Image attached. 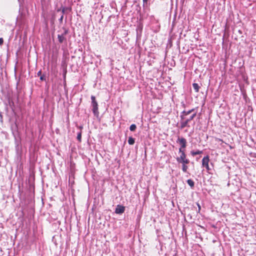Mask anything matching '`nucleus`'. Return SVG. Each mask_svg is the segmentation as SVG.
<instances>
[{
  "mask_svg": "<svg viewBox=\"0 0 256 256\" xmlns=\"http://www.w3.org/2000/svg\"><path fill=\"white\" fill-rule=\"evenodd\" d=\"M92 100V111L96 118H98L99 116V112L98 110V104L96 100V97L94 96H91Z\"/></svg>",
  "mask_w": 256,
  "mask_h": 256,
  "instance_id": "f257e3e1",
  "label": "nucleus"
},
{
  "mask_svg": "<svg viewBox=\"0 0 256 256\" xmlns=\"http://www.w3.org/2000/svg\"><path fill=\"white\" fill-rule=\"evenodd\" d=\"M196 116V113L193 114L190 116L188 118L186 119L184 121H181L180 122V128L181 129L184 128L185 127H190V126L188 124L189 122L194 119V118Z\"/></svg>",
  "mask_w": 256,
  "mask_h": 256,
  "instance_id": "f03ea898",
  "label": "nucleus"
},
{
  "mask_svg": "<svg viewBox=\"0 0 256 256\" xmlns=\"http://www.w3.org/2000/svg\"><path fill=\"white\" fill-rule=\"evenodd\" d=\"M176 161L178 164L187 165L190 162L189 159L186 158V156L182 155L176 158Z\"/></svg>",
  "mask_w": 256,
  "mask_h": 256,
  "instance_id": "7ed1b4c3",
  "label": "nucleus"
},
{
  "mask_svg": "<svg viewBox=\"0 0 256 256\" xmlns=\"http://www.w3.org/2000/svg\"><path fill=\"white\" fill-rule=\"evenodd\" d=\"M209 161H210V159H209L208 156H204L202 160V165L204 167H205L206 168L208 172L209 173H210V170H212V168H210V166L208 165Z\"/></svg>",
  "mask_w": 256,
  "mask_h": 256,
  "instance_id": "20e7f679",
  "label": "nucleus"
},
{
  "mask_svg": "<svg viewBox=\"0 0 256 256\" xmlns=\"http://www.w3.org/2000/svg\"><path fill=\"white\" fill-rule=\"evenodd\" d=\"M176 142L180 145L182 148H186V140L183 137L178 136L176 140Z\"/></svg>",
  "mask_w": 256,
  "mask_h": 256,
  "instance_id": "39448f33",
  "label": "nucleus"
},
{
  "mask_svg": "<svg viewBox=\"0 0 256 256\" xmlns=\"http://www.w3.org/2000/svg\"><path fill=\"white\" fill-rule=\"evenodd\" d=\"M125 210V207L122 205H118L115 210V213L116 214H122Z\"/></svg>",
  "mask_w": 256,
  "mask_h": 256,
  "instance_id": "423d86ee",
  "label": "nucleus"
},
{
  "mask_svg": "<svg viewBox=\"0 0 256 256\" xmlns=\"http://www.w3.org/2000/svg\"><path fill=\"white\" fill-rule=\"evenodd\" d=\"M202 153V150H198L196 151H194V150H192L190 152V154L193 156H195L197 154H201Z\"/></svg>",
  "mask_w": 256,
  "mask_h": 256,
  "instance_id": "0eeeda50",
  "label": "nucleus"
},
{
  "mask_svg": "<svg viewBox=\"0 0 256 256\" xmlns=\"http://www.w3.org/2000/svg\"><path fill=\"white\" fill-rule=\"evenodd\" d=\"M192 86H193V88H194L196 92H199V89H200V87L198 84H196V83L192 84Z\"/></svg>",
  "mask_w": 256,
  "mask_h": 256,
  "instance_id": "6e6552de",
  "label": "nucleus"
},
{
  "mask_svg": "<svg viewBox=\"0 0 256 256\" xmlns=\"http://www.w3.org/2000/svg\"><path fill=\"white\" fill-rule=\"evenodd\" d=\"M186 182L190 186L191 188H193L194 187V182L192 180L188 179L187 180Z\"/></svg>",
  "mask_w": 256,
  "mask_h": 256,
  "instance_id": "1a4fd4ad",
  "label": "nucleus"
},
{
  "mask_svg": "<svg viewBox=\"0 0 256 256\" xmlns=\"http://www.w3.org/2000/svg\"><path fill=\"white\" fill-rule=\"evenodd\" d=\"M135 142V139L132 136H130L128 140V143L130 145H132Z\"/></svg>",
  "mask_w": 256,
  "mask_h": 256,
  "instance_id": "9d476101",
  "label": "nucleus"
},
{
  "mask_svg": "<svg viewBox=\"0 0 256 256\" xmlns=\"http://www.w3.org/2000/svg\"><path fill=\"white\" fill-rule=\"evenodd\" d=\"M194 111V109H192L188 111L184 110L182 112V114H184L185 116H186L190 114Z\"/></svg>",
  "mask_w": 256,
  "mask_h": 256,
  "instance_id": "9b49d317",
  "label": "nucleus"
},
{
  "mask_svg": "<svg viewBox=\"0 0 256 256\" xmlns=\"http://www.w3.org/2000/svg\"><path fill=\"white\" fill-rule=\"evenodd\" d=\"M184 148H182V147H180V148H179V150H178V152L180 154V156H182V155H184V156L186 155V154L184 152Z\"/></svg>",
  "mask_w": 256,
  "mask_h": 256,
  "instance_id": "f8f14e48",
  "label": "nucleus"
},
{
  "mask_svg": "<svg viewBox=\"0 0 256 256\" xmlns=\"http://www.w3.org/2000/svg\"><path fill=\"white\" fill-rule=\"evenodd\" d=\"M60 10L62 12V15L60 16V18L59 19V20H60V23H62V20H63V16H64V7L62 6L60 8Z\"/></svg>",
  "mask_w": 256,
  "mask_h": 256,
  "instance_id": "ddd939ff",
  "label": "nucleus"
},
{
  "mask_svg": "<svg viewBox=\"0 0 256 256\" xmlns=\"http://www.w3.org/2000/svg\"><path fill=\"white\" fill-rule=\"evenodd\" d=\"M58 40L60 42H62L64 40V34H63L58 35Z\"/></svg>",
  "mask_w": 256,
  "mask_h": 256,
  "instance_id": "4468645a",
  "label": "nucleus"
},
{
  "mask_svg": "<svg viewBox=\"0 0 256 256\" xmlns=\"http://www.w3.org/2000/svg\"><path fill=\"white\" fill-rule=\"evenodd\" d=\"M136 128V126L135 124H132L130 127V130L132 132H134Z\"/></svg>",
  "mask_w": 256,
  "mask_h": 256,
  "instance_id": "2eb2a0df",
  "label": "nucleus"
},
{
  "mask_svg": "<svg viewBox=\"0 0 256 256\" xmlns=\"http://www.w3.org/2000/svg\"><path fill=\"white\" fill-rule=\"evenodd\" d=\"M188 169V166L186 164H182V170L184 172H186Z\"/></svg>",
  "mask_w": 256,
  "mask_h": 256,
  "instance_id": "dca6fc26",
  "label": "nucleus"
},
{
  "mask_svg": "<svg viewBox=\"0 0 256 256\" xmlns=\"http://www.w3.org/2000/svg\"><path fill=\"white\" fill-rule=\"evenodd\" d=\"M76 138L78 140V142H81V140H82V132H78Z\"/></svg>",
  "mask_w": 256,
  "mask_h": 256,
  "instance_id": "f3484780",
  "label": "nucleus"
},
{
  "mask_svg": "<svg viewBox=\"0 0 256 256\" xmlns=\"http://www.w3.org/2000/svg\"><path fill=\"white\" fill-rule=\"evenodd\" d=\"M180 119H181L182 120H184L186 118L184 114H181L180 116Z\"/></svg>",
  "mask_w": 256,
  "mask_h": 256,
  "instance_id": "a211bd4d",
  "label": "nucleus"
},
{
  "mask_svg": "<svg viewBox=\"0 0 256 256\" xmlns=\"http://www.w3.org/2000/svg\"><path fill=\"white\" fill-rule=\"evenodd\" d=\"M44 77H45V76H44V75L40 76V80H45Z\"/></svg>",
  "mask_w": 256,
  "mask_h": 256,
  "instance_id": "6ab92c4d",
  "label": "nucleus"
},
{
  "mask_svg": "<svg viewBox=\"0 0 256 256\" xmlns=\"http://www.w3.org/2000/svg\"><path fill=\"white\" fill-rule=\"evenodd\" d=\"M4 42V40L2 38H0V45H2Z\"/></svg>",
  "mask_w": 256,
  "mask_h": 256,
  "instance_id": "aec40b11",
  "label": "nucleus"
},
{
  "mask_svg": "<svg viewBox=\"0 0 256 256\" xmlns=\"http://www.w3.org/2000/svg\"><path fill=\"white\" fill-rule=\"evenodd\" d=\"M148 6V3H143V7H146V6Z\"/></svg>",
  "mask_w": 256,
  "mask_h": 256,
  "instance_id": "412c9836",
  "label": "nucleus"
},
{
  "mask_svg": "<svg viewBox=\"0 0 256 256\" xmlns=\"http://www.w3.org/2000/svg\"><path fill=\"white\" fill-rule=\"evenodd\" d=\"M197 205H198V212H200V204H198V203L197 204Z\"/></svg>",
  "mask_w": 256,
  "mask_h": 256,
  "instance_id": "4be33fe9",
  "label": "nucleus"
},
{
  "mask_svg": "<svg viewBox=\"0 0 256 256\" xmlns=\"http://www.w3.org/2000/svg\"><path fill=\"white\" fill-rule=\"evenodd\" d=\"M149 0H142L143 3H148Z\"/></svg>",
  "mask_w": 256,
  "mask_h": 256,
  "instance_id": "5701e85b",
  "label": "nucleus"
},
{
  "mask_svg": "<svg viewBox=\"0 0 256 256\" xmlns=\"http://www.w3.org/2000/svg\"><path fill=\"white\" fill-rule=\"evenodd\" d=\"M41 73H42L41 71H40H40H39V72H38V76H42V75H41Z\"/></svg>",
  "mask_w": 256,
  "mask_h": 256,
  "instance_id": "b1692460",
  "label": "nucleus"
},
{
  "mask_svg": "<svg viewBox=\"0 0 256 256\" xmlns=\"http://www.w3.org/2000/svg\"><path fill=\"white\" fill-rule=\"evenodd\" d=\"M64 32H65V34H66V33L68 32V31H67V30H66V28H65Z\"/></svg>",
  "mask_w": 256,
  "mask_h": 256,
  "instance_id": "393cba45",
  "label": "nucleus"
},
{
  "mask_svg": "<svg viewBox=\"0 0 256 256\" xmlns=\"http://www.w3.org/2000/svg\"><path fill=\"white\" fill-rule=\"evenodd\" d=\"M64 64V61L62 60V66Z\"/></svg>",
  "mask_w": 256,
  "mask_h": 256,
  "instance_id": "a878e982",
  "label": "nucleus"
},
{
  "mask_svg": "<svg viewBox=\"0 0 256 256\" xmlns=\"http://www.w3.org/2000/svg\"><path fill=\"white\" fill-rule=\"evenodd\" d=\"M63 76H64V68H63V73H62Z\"/></svg>",
  "mask_w": 256,
  "mask_h": 256,
  "instance_id": "bb28decb",
  "label": "nucleus"
},
{
  "mask_svg": "<svg viewBox=\"0 0 256 256\" xmlns=\"http://www.w3.org/2000/svg\"><path fill=\"white\" fill-rule=\"evenodd\" d=\"M80 129H82V126H80Z\"/></svg>",
  "mask_w": 256,
  "mask_h": 256,
  "instance_id": "cd10ccee",
  "label": "nucleus"
},
{
  "mask_svg": "<svg viewBox=\"0 0 256 256\" xmlns=\"http://www.w3.org/2000/svg\"><path fill=\"white\" fill-rule=\"evenodd\" d=\"M64 74H66V70H65Z\"/></svg>",
  "mask_w": 256,
  "mask_h": 256,
  "instance_id": "c85d7f7f",
  "label": "nucleus"
}]
</instances>
